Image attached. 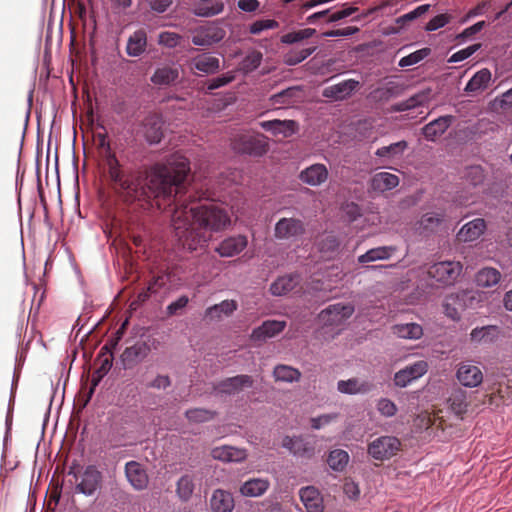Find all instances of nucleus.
I'll list each match as a JSON object with an SVG mask.
<instances>
[{
    "instance_id": "1",
    "label": "nucleus",
    "mask_w": 512,
    "mask_h": 512,
    "mask_svg": "<svg viewBox=\"0 0 512 512\" xmlns=\"http://www.w3.org/2000/svg\"><path fill=\"white\" fill-rule=\"evenodd\" d=\"M96 139L113 189L123 202L149 203L153 200L159 209L175 205L172 225L184 249L192 252L202 248L211 239L212 232L221 231L230 224L227 211L214 202H187L186 198L182 199L190 173V164L185 156L172 154L165 162L154 164L145 173L127 172L112 151L107 134L98 133Z\"/></svg>"
},
{
    "instance_id": "2",
    "label": "nucleus",
    "mask_w": 512,
    "mask_h": 512,
    "mask_svg": "<svg viewBox=\"0 0 512 512\" xmlns=\"http://www.w3.org/2000/svg\"><path fill=\"white\" fill-rule=\"evenodd\" d=\"M232 148L243 154L262 156L269 148L267 138L262 134L242 133L232 140Z\"/></svg>"
},
{
    "instance_id": "3",
    "label": "nucleus",
    "mask_w": 512,
    "mask_h": 512,
    "mask_svg": "<svg viewBox=\"0 0 512 512\" xmlns=\"http://www.w3.org/2000/svg\"><path fill=\"white\" fill-rule=\"evenodd\" d=\"M73 474L77 482L75 490L86 496H92L102 484V473L94 465H88L82 473L77 474L72 470L69 475Z\"/></svg>"
},
{
    "instance_id": "4",
    "label": "nucleus",
    "mask_w": 512,
    "mask_h": 512,
    "mask_svg": "<svg viewBox=\"0 0 512 512\" xmlns=\"http://www.w3.org/2000/svg\"><path fill=\"white\" fill-rule=\"evenodd\" d=\"M226 31L216 23L200 26L192 31L191 41L196 46L208 47L224 39Z\"/></svg>"
},
{
    "instance_id": "5",
    "label": "nucleus",
    "mask_w": 512,
    "mask_h": 512,
    "mask_svg": "<svg viewBox=\"0 0 512 512\" xmlns=\"http://www.w3.org/2000/svg\"><path fill=\"white\" fill-rule=\"evenodd\" d=\"M462 271V265L456 261H442L429 267L427 273L437 282L448 285L454 283Z\"/></svg>"
},
{
    "instance_id": "6",
    "label": "nucleus",
    "mask_w": 512,
    "mask_h": 512,
    "mask_svg": "<svg viewBox=\"0 0 512 512\" xmlns=\"http://www.w3.org/2000/svg\"><path fill=\"white\" fill-rule=\"evenodd\" d=\"M401 443L393 436H382L372 441L368 453L376 460H385L394 456L400 450Z\"/></svg>"
},
{
    "instance_id": "7",
    "label": "nucleus",
    "mask_w": 512,
    "mask_h": 512,
    "mask_svg": "<svg viewBox=\"0 0 512 512\" xmlns=\"http://www.w3.org/2000/svg\"><path fill=\"white\" fill-rule=\"evenodd\" d=\"M305 233V225L297 218H281L275 225L274 236L279 240H289Z\"/></svg>"
},
{
    "instance_id": "8",
    "label": "nucleus",
    "mask_w": 512,
    "mask_h": 512,
    "mask_svg": "<svg viewBox=\"0 0 512 512\" xmlns=\"http://www.w3.org/2000/svg\"><path fill=\"white\" fill-rule=\"evenodd\" d=\"M354 313L351 304L336 303L328 306L320 313V318L325 325H340Z\"/></svg>"
},
{
    "instance_id": "9",
    "label": "nucleus",
    "mask_w": 512,
    "mask_h": 512,
    "mask_svg": "<svg viewBox=\"0 0 512 512\" xmlns=\"http://www.w3.org/2000/svg\"><path fill=\"white\" fill-rule=\"evenodd\" d=\"M254 380L249 375H237L226 378L214 386V390L220 394L233 395L253 386Z\"/></svg>"
},
{
    "instance_id": "10",
    "label": "nucleus",
    "mask_w": 512,
    "mask_h": 512,
    "mask_svg": "<svg viewBox=\"0 0 512 512\" xmlns=\"http://www.w3.org/2000/svg\"><path fill=\"white\" fill-rule=\"evenodd\" d=\"M428 371V363L419 360L399 370L394 376V383L399 387H406L412 381L420 378Z\"/></svg>"
},
{
    "instance_id": "11",
    "label": "nucleus",
    "mask_w": 512,
    "mask_h": 512,
    "mask_svg": "<svg viewBox=\"0 0 512 512\" xmlns=\"http://www.w3.org/2000/svg\"><path fill=\"white\" fill-rule=\"evenodd\" d=\"M163 123V118L158 113H150L144 118L142 123L143 133L149 144H158L162 140L164 135Z\"/></svg>"
},
{
    "instance_id": "12",
    "label": "nucleus",
    "mask_w": 512,
    "mask_h": 512,
    "mask_svg": "<svg viewBox=\"0 0 512 512\" xmlns=\"http://www.w3.org/2000/svg\"><path fill=\"white\" fill-rule=\"evenodd\" d=\"M456 378L461 385L474 388L482 383L483 373L478 366L470 362H462L458 366Z\"/></svg>"
},
{
    "instance_id": "13",
    "label": "nucleus",
    "mask_w": 512,
    "mask_h": 512,
    "mask_svg": "<svg viewBox=\"0 0 512 512\" xmlns=\"http://www.w3.org/2000/svg\"><path fill=\"white\" fill-rule=\"evenodd\" d=\"M282 447L298 457L311 458L315 454V444L302 436H285L282 440Z\"/></svg>"
},
{
    "instance_id": "14",
    "label": "nucleus",
    "mask_w": 512,
    "mask_h": 512,
    "mask_svg": "<svg viewBox=\"0 0 512 512\" xmlns=\"http://www.w3.org/2000/svg\"><path fill=\"white\" fill-rule=\"evenodd\" d=\"M360 86V82L354 79H347L340 83L327 86L323 89L322 95L335 101L344 100L351 96Z\"/></svg>"
},
{
    "instance_id": "15",
    "label": "nucleus",
    "mask_w": 512,
    "mask_h": 512,
    "mask_svg": "<svg viewBox=\"0 0 512 512\" xmlns=\"http://www.w3.org/2000/svg\"><path fill=\"white\" fill-rule=\"evenodd\" d=\"M301 280L298 273L280 276L271 283L269 291L273 296H285L300 287Z\"/></svg>"
},
{
    "instance_id": "16",
    "label": "nucleus",
    "mask_w": 512,
    "mask_h": 512,
    "mask_svg": "<svg viewBox=\"0 0 512 512\" xmlns=\"http://www.w3.org/2000/svg\"><path fill=\"white\" fill-rule=\"evenodd\" d=\"M265 131L271 132L274 136L287 138L296 133L298 124L294 120H269L259 123Z\"/></svg>"
},
{
    "instance_id": "17",
    "label": "nucleus",
    "mask_w": 512,
    "mask_h": 512,
    "mask_svg": "<svg viewBox=\"0 0 512 512\" xmlns=\"http://www.w3.org/2000/svg\"><path fill=\"white\" fill-rule=\"evenodd\" d=\"M125 474L129 483L136 490H143L148 485V475L143 466L136 461H129L125 465Z\"/></svg>"
},
{
    "instance_id": "18",
    "label": "nucleus",
    "mask_w": 512,
    "mask_h": 512,
    "mask_svg": "<svg viewBox=\"0 0 512 512\" xmlns=\"http://www.w3.org/2000/svg\"><path fill=\"white\" fill-rule=\"evenodd\" d=\"M454 120L451 115L440 116L431 121L422 128V134L426 140L434 142L438 137L443 135L450 127Z\"/></svg>"
},
{
    "instance_id": "19",
    "label": "nucleus",
    "mask_w": 512,
    "mask_h": 512,
    "mask_svg": "<svg viewBox=\"0 0 512 512\" xmlns=\"http://www.w3.org/2000/svg\"><path fill=\"white\" fill-rule=\"evenodd\" d=\"M299 179L310 186H319L328 179V169L324 164H313L299 174Z\"/></svg>"
},
{
    "instance_id": "20",
    "label": "nucleus",
    "mask_w": 512,
    "mask_h": 512,
    "mask_svg": "<svg viewBox=\"0 0 512 512\" xmlns=\"http://www.w3.org/2000/svg\"><path fill=\"white\" fill-rule=\"evenodd\" d=\"M192 72L198 71L203 74H213L220 68V61L217 57L204 53L192 58L189 62Z\"/></svg>"
},
{
    "instance_id": "21",
    "label": "nucleus",
    "mask_w": 512,
    "mask_h": 512,
    "mask_svg": "<svg viewBox=\"0 0 512 512\" xmlns=\"http://www.w3.org/2000/svg\"><path fill=\"white\" fill-rule=\"evenodd\" d=\"M211 456L213 457V459L222 462L240 463L247 458V453L245 449L223 445L213 448L211 450Z\"/></svg>"
},
{
    "instance_id": "22",
    "label": "nucleus",
    "mask_w": 512,
    "mask_h": 512,
    "mask_svg": "<svg viewBox=\"0 0 512 512\" xmlns=\"http://www.w3.org/2000/svg\"><path fill=\"white\" fill-rule=\"evenodd\" d=\"M248 241L245 236L238 235L223 240L216 248L221 257H233L241 253L247 247Z\"/></svg>"
},
{
    "instance_id": "23",
    "label": "nucleus",
    "mask_w": 512,
    "mask_h": 512,
    "mask_svg": "<svg viewBox=\"0 0 512 512\" xmlns=\"http://www.w3.org/2000/svg\"><path fill=\"white\" fill-rule=\"evenodd\" d=\"M286 327V322L277 320H267L261 326L252 331L251 339L253 341H265L282 332Z\"/></svg>"
},
{
    "instance_id": "24",
    "label": "nucleus",
    "mask_w": 512,
    "mask_h": 512,
    "mask_svg": "<svg viewBox=\"0 0 512 512\" xmlns=\"http://www.w3.org/2000/svg\"><path fill=\"white\" fill-rule=\"evenodd\" d=\"M212 512H232L235 506L233 495L223 489H216L209 501Z\"/></svg>"
},
{
    "instance_id": "25",
    "label": "nucleus",
    "mask_w": 512,
    "mask_h": 512,
    "mask_svg": "<svg viewBox=\"0 0 512 512\" xmlns=\"http://www.w3.org/2000/svg\"><path fill=\"white\" fill-rule=\"evenodd\" d=\"M486 230V222L482 218H476L466 223L458 232L457 239L461 242L477 240Z\"/></svg>"
},
{
    "instance_id": "26",
    "label": "nucleus",
    "mask_w": 512,
    "mask_h": 512,
    "mask_svg": "<svg viewBox=\"0 0 512 512\" xmlns=\"http://www.w3.org/2000/svg\"><path fill=\"white\" fill-rule=\"evenodd\" d=\"M299 496L307 512H323V500L315 487L307 486L301 488Z\"/></svg>"
},
{
    "instance_id": "27",
    "label": "nucleus",
    "mask_w": 512,
    "mask_h": 512,
    "mask_svg": "<svg viewBox=\"0 0 512 512\" xmlns=\"http://www.w3.org/2000/svg\"><path fill=\"white\" fill-rule=\"evenodd\" d=\"M374 385L369 381L360 380L359 378H350L348 380H340L337 383V390L343 394H367L372 391Z\"/></svg>"
},
{
    "instance_id": "28",
    "label": "nucleus",
    "mask_w": 512,
    "mask_h": 512,
    "mask_svg": "<svg viewBox=\"0 0 512 512\" xmlns=\"http://www.w3.org/2000/svg\"><path fill=\"white\" fill-rule=\"evenodd\" d=\"M270 488V481L265 478H251L245 481L239 489L244 497H260Z\"/></svg>"
},
{
    "instance_id": "29",
    "label": "nucleus",
    "mask_w": 512,
    "mask_h": 512,
    "mask_svg": "<svg viewBox=\"0 0 512 512\" xmlns=\"http://www.w3.org/2000/svg\"><path fill=\"white\" fill-rule=\"evenodd\" d=\"M179 78L177 67L165 65L158 67L151 76V82L156 86H169L175 83Z\"/></svg>"
},
{
    "instance_id": "30",
    "label": "nucleus",
    "mask_w": 512,
    "mask_h": 512,
    "mask_svg": "<svg viewBox=\"0 0 512 512\" xmlns=\"http://www.w3.org/2000/svg\"><path fill=\"white\" fill-rule=\"evenodd\" d=\"M500 335V329L495 325L476 327L470 333V339L475 343H492L495 342Z\"/></svg>"
},
{
    "instance_id": "31",
    "label": "nucleus",
    "mask_w": 512,
    "mask_h": 512,
    "mask_svg": "<svg viewBox=\"0 0 512 512\" xmlns=\"http://www.w3.org/2000/svg\"><path fill=\"white\" fill-rule=\"evenodd\" d=\"M147 46V34L145 30L139 29L135 31L128 39L126 52L129 56H140Z\"/></svg>"
},
{
    "instance_id": "32",
    "label": "nucleus",
    "mask_w": 512,
    "mask_h": 512,
    "mask_svg": "<svg viewBox=\"0 0 512 512\" xmlns=\"http://www.w3.org/2000/svg\"><path fill=\"white\" fill-rule=\"evenodd\" d=\"M397 251L396 246H380L369 249L358 257V262L365 264L377 260H388Z\"/></svg>"
},
{
    "instance_id": "33",
    "label": "nucleus",
    "mask_w": 512,
    "mask_h": 512,
    "mask_svg": "<svg viewBox=\"0 0 512 512\" xmlns=\"http://www.w3.org/2000/svg\"><path fill=\"white\" fill-rule=\"evenodd\" d=\"M224 4L221 0H199L193 8V13L201 17H211L221 13Z\"/></svg>"
},
{
    "instance_id": "34",
    "label": "nucleus",
    "mask_w": 512,
    "mask_h": 512,
    "mask_svg": "<svg viewBox=\"0 0 512 512\" xmlns=\"http://www.w3.org/2000/svg\"><path fill=\"white\" fill-rule=\"evenodd\" d=\"M491 81V72L489 69L484 68L476 72L468 81L465 91L468 93H477L485 90Z\"/></svg>"
},
{
    "instance_id": "35",
    "label": "nucleus",
    "mask_w": 512,
    "mask_h": 512,
    "mask_svg": "<svg viewBox=\"0 0 512 512\" xmlns=\"http://www.w3.org/2000/svg\"><path fill=\"white\" fill-rule=\"evenodd\" d=\"M399 184V178L395 174L380 172L373 176L371 187L374 191L384 192L395 188Z\"/></svg>"
},
{
    "instance_id": "36",
    "label": "nucleus",
    "mask_w": 512,
    "mask_h": 512,
    "mask_svg": "<svg viewBox=\"0 0 512 512\" xmlns=\"http://www.w3.org/2000/svg\"><path fill=\"white\" fill-rule=\"evenodd\" d=\"M149 351V346L146 343H136L124 350L122 360L125 364L132 365L146 358Z\"/></svg>"
},
{
    "instance_id": "37",
    "label": "nucleus",
    "mask_w": 512,
    "mask_h": 512,
    "mask_svg": "<svg viewBox=\"0 0 512 512\" xmlns=\"http://www.w3.org/2000/svg\"><path fill=\"white\" fill-rule=\"evenodd\" d=\"M430 90L421 91L419 93L414 94L410 98L396 103L393 105L392 109L396 112H402L406 110L413 109L418 106H423L429 101Z\"/></svg>"
},
{
    "instance_id": "38",
    "label": "nucleus",
    "mask_w": 512,
    "mask_h": 512,
    "mask_svg": "<svg viewBox=\"0 0 512 512\" xmlns=\"http://www.w3.org/2000/svg\"><path fill=\"white\" fill-rule=\"evenodd\" d=\"M393 334L403 339L417 340L422 337L423 329L416 323L396 324L392 327Z\"/></svg>"
},
{
    "instance_id": "39",
    "label": "nucleus",
    "mask_w": 512,
    "mask_h": 512,
    "mask_svg": "<svg viewBox=\"0 0 512 512\" xmlns=\"http://www.w3.org/2000/svg\"><path fill=\"white\" fill-rule=\"evenodd\" d=\"M500 278L501 274L497 269L486 267L476 274V283L480 287L488 288L496 285Z\"/></svg>"
},
{
    "instance_id": "40",
    "label": "nucleus",
    "mask_w": 512,
    "mask_h": 512,
    "mask_svg": "<svg viewBox=\"0 0 512 512\" xmlns=\"http://www.w3.org/2000/svg\"><path fill=\"white\" fill-rule=\"evenodd\" d=\"M408 143L405 140L392 143L388 146L378 148L375 155L380 158H386L388 160L400 157L407 149Z\"/></svg>"
},
{
    "instance_id": "41",
    "label": "nucleus",
    "mask_w": 512,
    "mask_h": 512,
    "mask_svg": "<svg viewBox=\"0 0 512 512\" xmlns=\"http://www.w3.org/2000/svg\"><path fill=\"white\" fill-rule=\"evenodd\" d=\"M113 357H105L102 360H95L96 364H99V367L95 370V372L92 375L91 380V388L89 391V396H91L95 390V388L98 386V384L101 382L103 377L109 372V370L112 367Z\"/></svg>"
},
{
    "instance_id": "42",
    "label": "nucleus",
    "mask_w": 512,
    "mask_h": 512,
    "mask_svg": "<svg viewBox=\"0 0 512 512\" xmlns=\"http://www.w3.org/2000/svg\"><path fill=\"white\" fill-rule=\"evenodd\" d=\"M195 489V483L193 476L185 474L177 481L176 493L177 496L184 502H187L191 497Z\"/></svg>"
},
{
    "instance_id": "43",
    "label": "nucleus",
    "mask_w": 512,
    "mask_h": 512,
    "mask_svg": "<svg viewBox=\"0 0 512 512\" xmlns=\"http://www.w3.org/2000/svg\"><path fill=\"white\" fill-rule=\"evenodd\" d=\"M349 462V454L342 449L332 450L327 458V464L334 471H343Z\"/></svg>"
},
{
    "instance_id": "44",
    "label": "nucleus",
    "mask_w": 512,
    "mask_h": 512,
    "mask_svg": "<svg viewBox=\"0 0 512 512\" xmlns=\"http://www.w3.org/2000/svg\"><path fill=\"white\" fill-rule=\"evenodd\" d=\"M448 402L450 403L452 411L457 415H462L467 411L468 402L466 392L462 389L454 390L451 393Z\"/></svg>"
},
{
    "instance_id": "45",
    "label": "nucleus",
    "mask_w": 512,
    "mask_h": 512,
    "mask_svg": "<svg viewBox=\"0 0 512 512\" xmlns=\"http://www.w3.org/2000/svg\"><path fill=\"white\" fill-rule=\"evenodd\" d=\"M273 374L277 381L283 382L298 381L301 377V373L298 369L287 365H277L274 368Z\"/></svg>"
},
{
    "instance_id": "46",
    "label": "nucleus",
    "mask_w": 512,
    "mask_h": 512,
    "mask_svg": "<svg viewBox=\"0 0 512 512\" xmlns=\"http://www.w3.org/2000/svg\"><path fill=\"white\" fill-rule=\"evenodd\" d=\"M339 246L340 241L333 234L325 235L318 243L319 251L328 258L337 253Z\"/></svg>"
},
{
    "instance_id": "47",
    "label": "nucleus",
    "mask_w": 512,
    "mask_h": 512,
    "mask_svg": "<svg viewBox=\"0 0 512 512\" xmlns=\"http://www.w3.org/2000/svg\"><path fill=\"white\" fill-rule=\"evenodd\" d=\"M185 416L189 422L204 423L215 418L216 412L204 408H193L185 412Z\"/></svg>"
},
{
    "instance_id": "48",
    "label": "nucleus",
    "mask_w": 512,
    "mask_h": 512,
    "mask_svg": "<svg viewBox=\"0 0 512 512\" xmlns=\"http://www.w3.org/2000/svg\"><path fill=\"white\" fill-rule=\"evenodd\" d=\"M315 33L316 30L313 28H305L297 31H292L287 34H284L281 37V42L284 44H294L312 37Z\"/></svg>"
},
{
    "instance_id": "49",
    "label": "nucleus",
    "mask_w": 512,
    "mask_h": 512,
    "mask_svg": "<svg viewBox=\"0 0 512 512\" xmlns=\"http://www.w3.org/2000/svg\"><path fill=\"white\" fill-rule=\"evenodd\" d=\"M444 216L441 213L429 212L424 214L420 221V228L425 231H433L443 221Z\"/></svg>"
},
{
    "instance_id": "50",
    "label": "nucleus",
    "mask_w": 512,
    "mask_h": 512,
    "mask_svg": "<svg viewBox=\"0 0 512 512\" xmlns=\"http://www.w3.org/2000/svg\"><path fill=\"white\" fill-rule=\"evenodd\" d=\"M316 50V46H312L309 48H304L297 51H290L285 55V63L288 65H297L308 58L314 51Z\"/></svg>"
},
{
    "instance_id": "51",
    "label": "nucleus",
    "mask_w": 512,
    "mask_h": 512,
    "mask_svg": "<svg viewBox=\"0 0 512 512\" xmlns=\"http://www.w3.org/2000/svg\"><path fill=\"white\" fill-rule=\"evenodd\" d=\"M262 61V54L259 51H252L240 63L243 72L249 73L257 69Z\"/></svg>"
},
{
    "instance_id": "52",
    "label": "nucleus",
    "mask_w": 512,
    "mask_h": 512,
    "mask_svg": "<svg viewBox=\"0 0 512 512\" xmlns=\"http://www.w3.org/2000/svg\"><path fill=\"white\" fill-rule=\"evenodd\" d=\"M237 309V303L234 300H224L219 304H215L206 309L205 316L213 318V311H220L222 314L229 316Z\"/></svg>"
},
{
    "instance_id": "53",
    "label": "nucleus",
    "mask_w": 512,
    "mask_h": 512,
    "mask_svg": "<svg viewBox=\"0 0 512 512\" xmlns=\"http://www.w3.org/2000/svg\"><path fill=\"white\" fill-rule=\"evenodd\" d=\"M464 177L470 185L478 186L483 183L485 174L481 166L474 165L466 169Z\"/></svg>"
},
{
    "instance_id": "54",
    "label": "nucleus",
    "mask_w": 512,
    "mask_h": 512,
    "mask_svg": "<svg viewBox=\"0 0 512 512\" xmlns=\"http://www.w3.org/2000/svg\"><path fill=\"white\" fill-rule=\"evenodd\" d=\"M431 53L430 48H422L420 50H417L403 58L399 61L400 67H408L415 65L422 61L424 58H426Z\"/></svg>"
},
{
    "instance_id": "55",
    "label": "nucleus",
    "mask_w": 512,
    "mask_h": 512,
    "mask_svg": "<svg viewBox=\"0 0 512 512\" xmlns=\"http://www.w3.org/2000/svg\"><path fill=\"white\" fill-rule=\"evenodd\" d=\"M279 23L274 19H263L253 22L249 27V32L253 35H258L264 30L276 29Z\"/></svg>"
},
{
    "instance_id": "56",
    "label": "nucleus",
    "mask_w": 512,
    "mask_h": 512,
    "mask_svg": "<svg viewBox=\"0 0 512 512\" xmlns=\"http://www.w3.org/2000/svg\"><path fill=\"white\" fill-rule=\"evenodd\" d=\"M296 88H288V89H285L279 93H276L274 95L271 96V101H272V104L274 105H288V104H291L292 103V98L295 96L296 94Z\"/></svg>"
},
{
    "instance_id": "57",
    "label": "nucleus",
    "mask_w": 512,
    "mask_h": 512,
    "mask_svg": "<svg viewBox=\"0 0 512 512\" xmlns=\"http://www.w3.org/2000/svg\"><path fill=\"white\" fill-rule=\"evenodd\" d=\"M480 48V44H473L452 54L448 59L449 63L461 62L473 55Z\"/></svg>"
},
{
    "instance_id": "58",
    "label": "nucleus",
    "mask_w": 512,
    "mask_h": 512,
    "mask_svg": "<svg viewBox=\"0 0 512 512\" xmlns=\"http://www.w3.org/2000/svg\"><path fill=\"white\" fill-rule=\"evenodd\" d=\"M377 410L384 417H392L397 413V406L387 398H381L377 403Z\"/></svg>"
},
{
    "instance_id": "59",
    "label": "nucleus",
    "mask_w": 512,
    "mask_h": 512,
    "mask_svg": "<svg viewBox=\"0 0 512 512\" xmlns=\"http://www.w3.org/2000/svg\"><path fill=\"white\" fill-rule=\"evenodd\" d=\"M451 19V15L447 13L436 15L426 24L425 29L427 31L438 30L444 27L446 24H448L451 21Z\"/></svg>"
},
{
    "instance_id": "60",
    "label": "nucleus",
    "mask_w": 512,
    "mask_h": 512,
    "mask_svg": "<svg viewBox=\"0 0 512 512\" xmlns=\"http://www.w3.org/2000/svg\"><path fill=\"white\" fill-rule=\"evenodd\" d=\"M180 39L181 36L174 32L165 31L159 35V43L169 48L176 47L179 44Z\"/></svg>"
},
{
    "instance_id": "61",
    "label": "nucleus",
    "mask_w": 512,
    "mask_h": 512,
    "mask_svg": "<svg viewBox=\"0 0 512 512\" xmlns=\"http://www.w3.org/2000/svg\"><path fill=\"white\" fill-rule=\"evenodd\" d=\"M189 302V298L186 295H182L179 297L176 301L170 303L167 308L166 312L168 316L177 315L179 311L183 310Z\"/></svg>"
},
{
    "instance_id": "62",
    "label": "nucleus",
    "mask_w": 512,
    "mask_h": 512,
    "mask_svg": "<svg viewBox=\"0 0 512 512\" xmlns=\"http://www.w3.org/2000/svg\"><path fill=\"white\" fill-rule=\"evenodd\" d=\"M234 78H235V76L233 75L232 72H228L226 74L215 77L210 81V83L208 85V89L215 90L220 87H223V86L231 83L234 80Z\"/></svg>"
},
{
    "instance_id": "63",
    "label": "nucleus",
    "mask_w": 512,
    "mask_h": 512,
    "mask_svg": "<svg viewBox=\"0 0 512 512\" xmlns=\"http://www.w3.org/2000/svg\"><path fill=\"white\" fill-rule=\"evenodd\" d=\"M486 25L485 21H479L475 23L474 25L464 29L458 36L457 39L465 40L467 38L472 37L473 35L480 32L484 26Z\"/></svg>"
},
{
    "instance_id": "64",
    "label": "nucleus",
    "mask_w": 512,
    "mask_h": 512,
    "mask_svg": "<svg viewBox=\"0 0 512 512\" xmlns=\"http://www.w3.org/2000/svg\"><path fill=\"white\" fill-rule=\"evenodd\" d=\"M171 385V380L168 375H157L153 381L147 386L154 389H166Z\"/></svg>"
}]
</instances>
